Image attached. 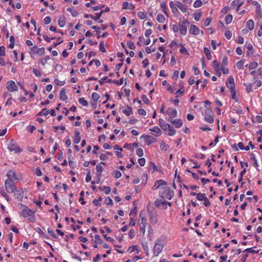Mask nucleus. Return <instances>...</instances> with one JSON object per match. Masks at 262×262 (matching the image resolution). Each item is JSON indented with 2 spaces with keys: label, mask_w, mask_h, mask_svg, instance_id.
<instances>
[{
  "label": "nucleus",
  "mask_w": 262,
  "mask_h": 262,
  "mask_svg": "<svg viewBox=\"0 0 262 262\" xmlns=\"http://www.w3.org/2000/svg\"><path fill=\"white\" fill-rule=\"evenodd\" d=\"M173 194V191L169 187L167 186L162 187L159 192V196L161 198L163 199L166 198L168 200H171Z\"/></svg>",
  "instance_id": "obj_1"
},
{
  "label": "nucleus",
  "mask_w": 262,
  "mask_h": 262,
  "mask_svg": "<svg viewBox=\"0 0 262 262\" xmlns=\"http://www.w3.org/2000/svg\"><path fill=\"white\" fill-rule=\"evenodd\" d=\"M164 247V243L161 238L156 241L153 248V253L155 256H157L161 252Z\"/></svg>",
  "instance_id": "obj_2"
},
{
  "label": "nucleus",
  "mask_w": 262,
  "mask_h": 262,
  "mask_svg": "<svg viewBox=\"0 0 262 262\" xmlns=\"http://www.w3.org/2000/svg\"><path fill=\"white\" fill-rule=\"evenodd\" d=\"M5 187L6 190L9 193H13L16 190L14 180L12 179H7L5 181Z\"/></svg>",
  "instance_id": "obj_3"
},
{
  "label": "nucleus",
  "mask_w": 262,
  "mask_h": 262,
  "mask_svg": "<svg viewBox=\"0 0 262 262\" xmlns=\"http://www.w3.org/2000/svg\"><path fill=\"white\" fill-rule=\"evenodd\" d=\"M205 107H206V109L205 111V120L207 122L212 123L214 122V118L213 113L212 109L210 107H207L206 105H205Z\"/></svg>",
  "instance_id": "obj_4"
},
{
  "label": "nucleus",
  "mask_w": 262,
  "mask_h": 262,
  "mask_svg": "<svg viewBox=\"0 0 262 262\" xmlns=\"http://www.w3.org/2000/svg\"><path fill=\"white\" fill-rule=\"evenodd\" d=\"M8 149L11 151H14L15 153L20 152L22 150L19 148L16 143L11 140L10 144L8 145Z\"/></svg>",
  "instance_id": "obj_5"
},
{
  "label": "nucleus",
  "mask_w": 262,
  "mask_h": 262,
  "mask_svg": "<svg viewBox=\"0 0 262 262\" xmlns=\"http://www.w3.org/2000/svg\"><path fill=\"white\" fill-rule=\"evenodd\" d=\"M6 88L9 92H13L17 90V86L15 82L10 80L6 84Z\"/></svg>",
  "instance_id": "obj_6"
},
{
  "label": "nucleus",
  "mask_w": 262,
  "mask_h": 262,
  "mask_svg": "<svg viewBox=\"0 0 262 262\" xmlns=\"http://www.w3.org/2000/svg\"><path fill=\"white\" fill-rule=\"evenodd\" d=\"M226 86L230 90V91L235 90V83L233 77L230 76L227 79L226 81Z\"/></svg>",
  "instance_id": "obj_7"
},
{
  "label": "nucleus",
  "mask_w": 262,
  "mask_h": 262,
  "mask_svg": "<svg viewBox=\"0 0 262 262\" xmlns=\"http://www.w3.org/2000/svg\"><path fill=\"white\" fill-rule=\"evenodd\" d=\"M166 113L168 115V120L169 121L171 119H172V118L176 117L177 115V110L170 108H168V110L166 111Z\"/></svg>",
  "instance_id": "obj_8"
},
{
  "label": "nucleus",
  "mask_w": 262,
  "mask_h": 262,
  "mask_svg": "<svg viewBox=\"0 0 262 262\" xmlns=\"http://www.w3.org/2000/svg\"><path fill=\"white\" fill-rule=\"evenodd\" d=\"M22 215L24 217H28V216H33L34 215V212L30 209L26 207L24 208L23 211Z\"/></svg>",
  "instance_id": "obj_9"
},
{
  "label": "nucleus",
  "mask_w": 262,
  "mask_h": 262,
  "mask_svg": "<svg viewBox=\"0 0 262 262\" xmlns=\"http://www.w3.org/2000/svg\"><path fill=\"white\" fill-rule=\"evenodd\" d=\"M140 227H146V219L142 216V212H140L139 218Z\"/></svg>",
  "instance_id": "obj_10"
},
{
  "label": "nucleus",
  "mask_w": 262,
  "mask_h": 262,
  "mask_svg": "<svg viewBox=\"0 0 262 262\" xmlns=\"http://www.w3.org/2000/svg\"><path fill=\"white\" fill-rule=\"evenodd\" d=\"M189 32L191 34L196 35L199 34L200 30L197 27H196V26L191 25L190 26Z\"/></svg>",
  "instance_id": "obj_11"
},
{
  "label": "nucleus",
  "mask_w": 262,
  "mask_h": 262,
  "mask_svg": "<svg viewBox=\"0 0 262 262\" xmlns=\"http://www.w3.org/2000/svg\"><path fill=\"white\" fill-rule=\"evenodd\" d=\"M14 195L17 200H21L23 198V191L22 189L16 190L13 192Z\"/></svg>",
  "instance_id": "obj_12"
},
{
  "label": "nucleus",
  "mask_w": 262,
  "mask_h": 262,
  "mask_svg": "<svg viewBox=\"0 0 262 262\" xmlns=\"http://www.w3.org/2000/svg\"><path fill=\"white\" fill-rule=\"evenodd\" d=\"M176 6L178 7L182 12L185 13L187 11V8L186 6L183 5L180 2L177 1Z\"/></svg>",
  "instance_id": "obj_13"
},
{
  "label": "nucleus",
  "mask_w": 262,
  "mask_h": 262,
  "mask_svg": "<svg viewBox=\"0 0 262 262\" xmlns=\"http://www.w3.org/2000/svg\"><path fill=\"white\" fill-rule=\"evenodd\" d=\"M170 122L173 123L177 128L181 127L183 124V122L181 119H171Z\"/></svg>",
  "instance_id": "obj_14"
},
{
  "label": "nucleus",
  "mask_w": 262,
  "mask_h": 262,
  "mask_svg": "<svg viewBox=\"0 0 262 262\" xmlns=\"http://www.w3.org/2000/svg\"><path fill=\"white\" fill-rule=\"evenodd\" d=\"M8 179H12V180H17V177L15 174V172L12 170H9L6 175Z\"/></svg>",
  "instance_id": "obj_15"
},
{
  "label": "nucleus",
  "mask_w": 262,
  "mask_h": 262,
  "mask_svg": "<svg viewBox=\"0 0 262 262\" xmlns=\"http://www.w3.org/2000/svg\"><path fill=\"white\" fill-rule=\"evenodd\" d=\"M123 9L133 10L135 9V6L132 3L129 4L128 2H125L123 3Z\"/></svg>",
  "instance_id": "obj_16"
},
{
  "label": "nucleus",
  "mask_w": 262,
  "mask_h": 262,
  "mask_svg": "<svg viewBox=\"0 0 262 262\" xmlns=\"http://www.w3.org/2000/svg\"><path fill=\"white\" fill-rule=\"evenodd\" d=\"M59 98L61 100H66L68 99V96L66 95V90L62 89L59 94Z\"/></svg>",
  "instance_id": "obj_17"
},
{
  "label": "nucleus",
  "mask_w": 262,
  "mask_h": 262,
  "mask_svg": "<svg viewBox=\"0 0 262 262\" xmlns=\"http://www.w3.org/2000/svg\"><path fill=\"white\" fill-rule=\"evenodd\" d=\"M212 64L215 71L219 74V76H221V73L220 72V66L217 61L215 60H213Z\"/></svg>",
  "instance_id": "obj_18"
},
{
  "label": "nucleus",
  "mask_w": 262,
  "mask_h": 262,
  "mask_svg": "<svg viewBox=\"0 0 262 262\" xmlns=\"http://www.w3.org/2000/svg\"><path fill=\"white\" fill-rule=\"evenodd\" d=\"M155 205L157 207H160L161 206H163L164 207V209H166L167 207V206H166L167 202H165V201L162 202L161 201L157 200L155 201Z\"/></svg>",
  "instance_id": "obj_19"
},
{
  "label": "nucleus",
  "mask_w": 262,
  "mask_h": 262,
  "mask_svg": "<svg viewBox=\"0 0 262 262\" xmlns=\"http://www.w3.org/2000/svg\"><path fill=\"white\" fill-rule=\"evenodd\" d=\"M179 29L180 30V33L182 35H185L186 34L187 27L185 25L180 24Z\"/></svg>",
  "instance_id": "obj_20"
},
{
  "label": "nucleus",
  "mask_w": 262,
  "mask_h": 262,
  "mask_svg": "<svg viewBox=\"0 0 262 262\" xmlns=\"http://www.w3.org/2000/svg\"><path fill=\"white\" fill-rule=\"evenodd\" d=\"M254 21L252 19L249 20L246 23V27L249 29L250 30H252L254 28Z\"/></svg>",
  "instance_id": "obj_21"
},
{
  "label": "nucleus",
  "mask_w": 262,
  "mask_h": 262,
  "mask_svg": "<svg viewBox=\"0 0 262 262\" xmlns=\"http://www.w3.org/2000/svg\"><path fill=\"white\" fill-rule=\"evenodd\" d=\"M58 24L59 27H63L66 25V20L64 17H60L58 19Z\"/></svg>",
  "instance_id": "obj_22"
},
{
  "label": "nucleus",
  "mask_w": 262,
  "mask_h": 262,
  "mask_svg": "<svg viewBox=\"0 0 262 262\" xmlns=\"http://www.w3.org/2000/svg\"><path fill=\"white\" fill-rule=\"evenodd\" d=\"M204 52L206 55L208 60H210L212 58L210 50L206 47L204 48Z\"/></svg>",
  "instance_id": "obj_23"
},
{
  "label": "nucleus",
  "mask_w": 262,
  "mask_h": 262,
  "mask_svg": "<svg viewBox=\"0 0 262 262\" xmlns=\"http://www.w3.org/2000/svg\"><path fill=\"white\" fill-rule=\"evenodd\" d=\"M149 218L152 223L156 224L157 222L158 219L155 214L150 213L149 214Z\"/></svg>",
  "instance_id": "obj_24"
},
{
  "label": "nucleus",
  "mask_w": 262,
  "mask_h": 262,
  "mask_svg": "<svg viewBox=\"0 0 262 262\" xmlns=\"http://www.w3.org/2000/svg\"><path fill=\"white\" fill-rule=\"evenodd\" d=\"M157 20L160 23H164L165 21V18L162 14H158Z\"/></svg>",
  "instance_id": "obj_25"
},
{
  "label": "nucleus",
  "mask_w": 262,
  "mask_h": 262,
  "mask_svg": "<svg viewBox=\"0 0 262 262\" xmlns=\"http://www.w3.org/2000/svg\"><path fill=\"white\" fill-rule=\"evenodd\" d=\"M124 114L128 116L132 114V108L130 106H127V108L123 111Z\"/></svg>",
  "instance_id": "obj_26"
},
{
  "label": "nucleus",
  "mask_w": 262,
  "mask_h": 262,
  "mask_svg": "<svg viewBox=\"0 0 262 262\" xmlns=\"http://www.w3.org/2000/svg\"><path fill=\"white\" fill-rule=\"evenodd\" d=\"M67 11L70 12L73 17H76L78 15V13L75 10L71 8L67 9Z\"/></svg>",
  "instance_id": "obj_27"
},
{
  "label": "nucleus",
  "mask_w": 262,
  "mask_h": 262,
  "mask_svg": "<svg viewBox=\"0 0 262 262\" xmlns=\"http://www.w3.org/2000/svg\"><path fill=\"white\" fill-rule=\"evenodd\" d=\"M142 248L145 251L147 255H149V249L148 247V244L146 242H143L142 243Z\"/></svg>",
  "instance_id": "obj_28"
},
{
  "label": "nucleus",
  "mask_w": 262,
  "mask_h": 262,
  "mask_svg": "<svg viewBox=\"0 0 262 262\" xmlns=\"http://www.w3.org/2000/svg\"><path fill=\"white\" fill-rule=\"evenodd\" d=\"M79 133L77 132H75V138H74V143H76V144H78L79 143V142L80 141V140H81V137L79 135Z\"/></svg>",
  "instance_id": "obj_29"
},
{
  "label": "nucleus",
  "mask_w": 262,
  "mask_h": 262,
  "mask_svg": "<svg viewBox=\"0 0 262 262\" xmlns=\"http://www.w3.org/2000/svg\"><path fill=\"white\" fill-rule=\"evenodd\" d=\"M250 159H251V160L252 161H253V162H254V166L255 167H258V163H257V160L256 159V157L255 156V155L254 154L252 153L250 155Z\"/></svg>",
  "instance_id": "obj_30"
},
{
  "label": "nucleus",
  "mask_w": 262,
  "mask_h": 262,
  "mask_svg": "<svg viewBox=\"0 0 262 262\" xmlns=\"http://www.w3.org/2000/svg\"><path fill=\"white\" fill-rule=\"evenodd\" d=\"M103 11H101L99 13H96V16H94L93 15L90 16V18H91L92 19H93L95 20H98L99 19V18H100V17L102 15V14H103Z\"/></svg>",
  "instance_id": "obj_31"
},
{
  "label": "nucleus",
  "mask_w": 262,
  "mask_h": 262,
  "mask_svg": "<svg viewBox=\"0 0 262 262\" xmlns=\"http://www.w3.org/2000/svg\"><path fill=\"white\" fill-rule=\"evenodd\" d=\"M167 132V134L170 136H172L174 135L176 133V130L174 129L171 125L170 126V127L168 128Z\"/></svg>",
  "instance_id": "obj_32"
},
{
  "label": "nucleus",
  "mask_w": 262,
  "mask_h": 262,
  "mask_svg": "<svg viewBox=\"0 0 262 262\" xmlns=\"http://www.w3.org/2000/svg\"><path fill=\"white\" fill-rule=\"evenodd\" d=\"M206 197L205 193H199L196 194V198L199 201H204Z\"/></svg>",
  "instance_id": "obj_33"
},
{
  "label": "nucleus",
  "mask_w": 262,
  "mask_h": 262,
  "mask_svg": "<svg viewBox=\"0 0 262 262\" xmlns=\"http://www.w3.org/2000/svg\"><path fill=\"white\" fill-rule=\"evenodd\" d=\"M48 233H49V234L50 235V236L52 237H53L54 238H57V236L55 234L54 230L51 228H49L48 229Z\"/></svg>",
  "instance_id": "obj_34"
},
{
  "label": "nucleus",
  "mask_w": 262,
  "mask_h": 262,
  "mask_svg": "<svg viewBox=\"0 0 262 262\" xmlns=\"http://www.w3.org/2000/svg\"><path fill=\"white\" fill-rule=\"evenodd\" d=\"M78 101L80 104L84 106H86L88 105V102L84 99V98H80Z\"/></svg>",
  "instance_id": "obj_35"
},
{
  "label": "nucleus",
  "mask_w": 262,
  "mask_h": 262,
  "mask_svg": "<svg viewBox=\"0 0 262 262\" xmlns=\"http://www.w3.org/2000/svg\"><path fill=\"white\" fill-rule=\"evenodd\" d=\"M232 15L231 14L227 15L225 17V22L226 24H229L232 20Z\"/></svg>",
  "instance_id": "obj_36"
},
{
  "label": "nucleus",
  "mask_w": 262,
  "mask_h": 262,
  "mask_svg": "<svg viewBox=\"0 0 262 262\" xmlns=\"http://www.w3.org/2000/svg\"><path fill=\"white\" fill-rule=\"evenodd\" d=\"M168 145L164 141H162L160 144V148L162 150L166 151L167 149Z\"/></svg>",
  "instance_id": "obj_37"
},
{
  "label": "nucleus",
  "mask_w": 262,
  "mask_h": 262,
  "mask_svg": "<svg viewBox=\"0 0 262 262\" xmlns=\"http://www.w3.org/2000/svg\"><path fill=\"white\" fill-rule=\"evenodd\" d=\"M258 63L257 62H252L249 64V70H253L257 68Z\"/></svg>",
  "instance_id": "obj_38"
},
{
  "label": "nucleus",
  "mask_w": 262,
  "mask_h": 262,
  "mask_svg": "<svg viewBox=\"0 0 262 262\" xmlns=\"http://www.w3.org/2000/svg\"><path fill=\"white\" fill-rule=\"evenodd\" d=\"M160 187L161 186H166L167 184V182L163 180L160 179L157 181V184Z\"/></svg>",
  "instance_id": "obj_39"
},
{
  "label": "nucleus",
  "mask_w": 262,
  "mask_h": 262,
  "mask_svg": "<svg viewBox=\"0 0 262 262\" xmlns=\"http://www.w3.org/2000/svg\"><path fill=\"white\" fill-rule=\"evenodd\" d=\"M202 5V2L201 0L195 1L193 4V6L194 8L200 7Z\"/></svg>",
  "instance_id": "obj_40"
},
{
  "label": "nucleus",
  "mask_w": 262,
  "mask_h": 262,
  "mask_svg": "<svg viewBox=\"0 0 262 262\" xmlns=\"http://www.w3.org/2000/svg\"><path fill=\"white\" fill-rule=\"evenodd\" d=\"M169 6L173 13H174V10H176V11H178V9L176 8V4H174L173 2H170Z\"/></svg>",
  "instance_id": "obj_41"
},
{
  "label": "nucleus",
  "mask_w": 262,
  "mask_h": 262,
  "mask_svg": "<svg viewBox=\"0 0 262 262\" xmlns=\"http://www.w3.org/2000/svg\"><path fill=\"white\" fill-rule=\"evenodd\" d=\"M92 96L93 100L96 102L100 98V95L96 93H93Z\"/></svg>",
  "instance_id": "obj_42"
},
{
  "label": "nucleus",
  "mask_w": 262,
  "mask_h": 262,
  "mask_svg": "<svg viewBox=\"0 0 262 262\" xmlns=\"http://www.w3.org/2000/svg\"><path fill=\"white\" fill-rule=\"evenodd\" d=\"M84 194V191H82L80 193V197L79 200V201L81 202V204L82 205H84L85 204V202L84 201V200H84V199H83Z\"/></svg>",
  "instance_id": "obj_43"
},
{
  "label": "nucleus",
  "mask_w": 262,
  "mask_h": 262,
  "mask_svg": "<svg viewBox=\"0 0 262 262\" xmlns=\"http://www.w3.org/2000/svg\"><path fill=\"white\" fill-rule=\"evenodd\" d=\"M127 45L130 49L135 50L136 48L135 45L130 40H129L127 42Z\"/></svg>",
  "instance_id": "obj_44"
},
{
  "label": "nucleus",
  "mask_w": 262,
  "mask_h": 262,
  "mask_svg": "<svg viewBox=\"0 0 262 262\" xmlns=\"http://www.w3.org/2000/svg\"><path fill=\"white\" fill-rule=\"evenodd\" d=\"M245 251L252 254H258L259 252V250H253L252 248H248L244 251V252Z\"/></svg>",
  "instance_id": "obj_45"
},
{
  "label": "nucleus",
  "mask_w": 262,
  "mask_h": 262,
  "mask_svg": "<svg viewBox=\"0 0 262 262\" xmlns=\"http://www.w3.org/2000/svg\"><path fill=\"white\" fill-rule=\"evenodd\" d=\"M244 63V61L241 60L240 61H237L236 63V65L238 69H241L243 67Z\"/></svg>",
  "instance_id": "obj_46"
},
{
  "label": "nucleus",
  "mask_w": 262,
  "mask_h": 262,
  "mask_svg": "<svg viewBox=\"0 0 262 262\" xmlns=\"http://www.w3.org/2000/svg\"><path fill=\"white\" fill-rule=\"evenodd\" d=\"M160 6H161V9H162L163 12L166 15H167V13L166 10V6L164 2H162V3H161Z\"/></svg>",
  "instance_id": "obj_47"
},
{
  "label": "nucleus",
  "mask_w": 262,
  "mask_h": 262,
  "mask_svg": "<svg viewBox=\"0 0 262 262\" xmlns=\"http://www.w3.org/2000/svg\"><path fill=\"white\" fill-rule=\"evenodd\" d=\"M33 72L34 74V75L37 77H40L41 75V72L36 69H33Z\"/></svg>",
  "instance_id": "obj_48"
},
{
  "label": "nucleus",
  "mask_w": 262,
  "mask_h": 262,
  "mask_svg": "<svg viewBox=\"0 0 262 262\" xmlns=\"http://www.w3.org/2000/svg\"><path fill=\"white\" fill-rule=\"evenodd\" d=\"M231 97L233 99L235 100V101H237L238 99L237 98L236 96V92L235 90H231Z\"/></svg>",
  "instance_id": "obj_49"
},
{
  "label": "nucleus",
  "mask_w": 262,
  "mask_h": 262,
  "mask_svg": "<svg viewBox=\"0 0 262 262\" xmlns=\"http://www.w3.org/2000/svg\"><path fill=\"white\" fill-rule=\"evenodd\" d=\"M206 165L208 166V172H211L212 171V168L211 167V162H210V160L209 159H207Z\"/></svg>",
  "instance_id": "obj_50"
},
{
  "label": "nucleus",
  "mask_w": 262,
  "mask_h": 262,
  "mask_svg": "<svg viewBox=\"0 0 262 262\" xmlns=\"http://www.w3.org/2000/svg\"><path fill=\"white\" fill-rule=\"evenodd\" d=\"M136 154L138 156L141 157L143 155V151L142 148H138L136 150Z\"/></svg>",
  "instance_id": "obj_51"
},
{
  "label": "nucleus",
  "mask_w": 262,
  "mask_h": 262,
  "mask_svg": "<svg viewBox=\"0 0 262 262\" xmlns=\"http://www.w3.org/2000/svg\"><path fill=\"white\" fill-rule=\"evenodd\" d=\"M99 49L103 53H105L106 52V50L104 46L103 41L100 42L99 45Z\"/></svg>",
  "instance_id": "obj_52"
},
{
  "label": "nucleus",
  "mask_w": 262,
  "mask_h": 262,
  "mask_svg": "<svg viewBox=\"0 0 262 262\" xmlns=\"http://www.w3.org/2000/svg\"><path fill=\"white\" fill-rule=\"evenodd\" d=\"M138 18L140 19H144L145 18V14L143 12L139 11L137 13Z\"/></svg>",
  "instance_id": "obj_53"
},
{
  "label": "nucleus",
  "mask_w": 262,
  "mask_h": 262,
  "mask_svg": "<svg viewBox=\"0 0 262 262\" xmlns=\"http://www.w3.org/2000/svg\"><path fill=\"white\" fill-rule=\"evenodd\" d=\"M204 205L205 207H209L211 205L210 202L209 201L208 199L206 197V198L204 200Z\"/></svg>",
  "instance_id": "obj_54"
},
{
  "label": "nucleus",
  "mask_w": 262,
  "mask_h": 262,
  "mask_svg": "<svg viewBox=\"0 0 262 262\" xmlns=\"http://www.w3.org/2000/svg\"><path fill=\"white\" fill-rule=\"evenodd\" d=\"M150 130L153 132H155L157 134L161 133V130L158 126H155L152 129H150Z\"/></svg>",
  "instance_id": "obj_55"
},
{
  "label": "nucleus",
  "mask_w": 262,
  "mask_h": 262,
  "mask_svg": "<svg viewBox=\"0 0 262 262\" xmlns=\"http://www.w3.org/2000/svg\"><path fill=\"white\" fill-rule=\"evenodd\" d=\"M246 45H247V48L248 49V51H247V55H249V54H250L249 51H251V50H252L253 49V46H252V45L250 42H249L248 43H247Z\"/></svg>",
  "instance_id": "obj_56"
},
{
  "label": "nucleus",
  "mask_w": 262,
  "mask_h": 262,
  "mask_svg": "<svg viewBox=\"0 0 262 262\" xmlns=\"http://www.w3.org/2000/svg\"><path fill=\"white\" fill-rule=\"evenodd\" d=\"M37 231H38V233L42 236V237L45 238H48L46 234L43 232V231L40 228H39L37 230Z\"/></svg>",
  "instance_id": "obj_57"
},
{
  "label": "nucleus",
  "mask_w": 262,
  "mask_h": 262,
  "mask_svg": "<svg viewBox=\"0 0 262 262\" xmlns=\"http://www.w3.org/2000/svg\"><path fill=\"white\" fill-rule=\"evenodd\" d=\"M211 20L212 19L210 17L206 18L204 22V25L206 27L208 26L211 21Z\"/></svg>",
  "instance_id": "obj_58"
},
{
  "label": "nucleus",
  "mask_w": 262,
  "mask_h": 262,
  "mask_svg": "<svg viewBox=\"0 0 262 262\" xmlns=\"http://www.w3.org/2000/svg\"><path fill=\"white\" fill-rule=\"evenodd\" d=\"M138 162L140 166H143L145 164V159L143 158L138 159Z\"/></svg>",
  "instance_id": "obj_59"
},
{
  "label": "nucleus",
  "mask_w": 262,
  "mask_h": 262,
  "mask_svg": "<svg viewBox=\"0 0 262 262\" xmlns=\"http://www.w3.org/2000/svg\"><path fill=\"white\" fill-rule=\"evenodd\" d=\"M113 83L116 84L117 85H122L123 83V79L121 78V79H120L119 80H114Z\"/></svg>",
  "instance_id": "obj_60"
},
{
  "label": "nucleus",
  "mask_w": 262,
  "mask_h": 262,
  "mask_svg": "<svg viewBox=\"0 0 262 262\" xmlns=\"http://www.w3.org/2000/svg\"><path fill=\"white\" fill-rule=\"evenodd\" d=\"M180 52L181 54H185L186 55L188 54L187 50L183 46H182V48L180 49Z\"/></svg>",
  "instance_id": "obj_61"
},
{
  "label": "nucleus",
  "mask_w": 262,
  "mask_h": 262,
  "mask_svg": "<svg viewBox=\"0 0 262 262\" xmlns=\"http://www.w3.org/2000/svg\"><path fill=\"white\" fill-rule=\"evenodd\" d=\"M102 242L101 238L100 236L99 235H95V242L98 243H101Z\"/></svg>",
  "instance_id": "obj_62"
},
{
  "label": "nucleus",
  "mask_w": 262,
  "mask_h": 262,
  "mask_svg": "<svg viewBox=\"0 0 262 262\" xmlns=\"http://www.w3.org/2000/svg\"><path fill=\"white\" fill-rule=\"evenodd\" d=\"M51 21V18L49 16H47L43 19V23L46 25L49 24Z\"/></svg>",
  "instance_id": "obj_63"
},
{
  "label": "nucleus",
  "mask_w": 262,
  "mask_h": 262,
  "mask_svg": "<svg viewBox=\"0 0 262 262\" xmlns=\"http://www.w3.org/2000/svg\"><path fill=\"white\" fill-rule=\"evenodd\" d=\"M170 124L168 123H166L164 125H163L161 127L162 129L165 132H167L168 128L170 127Z\"/></svg>",
  "instance_id": "obj_64"
}]
</instances>
